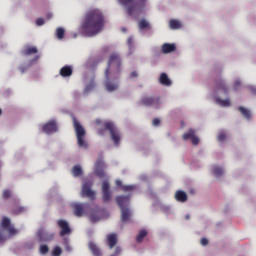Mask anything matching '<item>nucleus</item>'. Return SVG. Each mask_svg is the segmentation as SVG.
Returning a JSON list of instances; mask_svg holds the SVG:
<instances>
[{
	"label": "nucleus",
	"instance_id": "f257e3e1",
	"mask_svg": "<svg viewBox=\"0 0 256 256\" xmlns=\"http://www.w3.org/2000/svg\"><path fill=\"white\" fill-rule=\"evenodd\" d=\"M106 24L103 12L99 9H90L86 12L82 23V32L87 37H95L100 34Z\"/></svg>",
	"mask_w": 256,
	"mask_h": 256
},
{
	"label": "nucleus",
	"instance_id": "f03ea898",
	"mask_svg": "<svg viewBox=\"0 0 256 256\" xmlns=\"http://www.w3.org/2000/svg\"><path fill=\"white\" fill-rule=\"evenodd\" d=\"M122 73V59L119 54L113 53L109 56L108 66L105 71V89L107 92H115L119 85L112 83L119 79Z\"/></svg>",
	"mask_w": 256,
	"mask_h": 256
},
{
	"label": "nucleus",
	"instance_id": "7ed1b4c3",
	"mask_svg": "<svg viewBox=\"0 0 256 256\" xmlns=\"http://www.w3.org/2000/svg\"><path fill=\"white\" fill-rule=\"evenodd\" d=\"M95 124L97 126H102L103 129H98L97 134L99 136H104L106 130L109 131L111 139L115 146H119L121 142V133L119 129L115 126L113 122H103L101 119H96Z\"/></svg>",
	"mask_w": 256,
	"mask_h": 256
},
{
	"label": "nucleus",
	"instance_id": "20e7f679",
	"mask_svg": "<svg viewBox=\"0 0 256 256\" xmlns=\"http://www.w3.org/2000/svg\"><path fill=\"white\" fill-rule=\"evenodd\" d=\"M130 195H119L116 197V203L121 210V220L122 222H128L131 217V211L128 208L130 204Z\"/></svg>",
	"mask_w": 256,
	"mask_h": 256
},
{
	"label": "nucleus",
	"instance_id": "39448f33",
	"mask_svg": "<svg viewBox=\"0 0 256 256\" xmlns=\"http://www.w3.org/2000/svg\"><path fill=\"white\" fill-rule=\"evenodd\" d=\"M73 126H74V130H75V133H76L78 146L80 148L87 149L88 144L84 140V138L86 136L85 128L81 125V123L79 122V120L77 118H73Z\"/></svg>",
	"mask_w": 256,
	"mask_h": 256
},
{
	"label": "nucleus",
	"instance_id": "423d86ee",
	"mask_svg": "<svg viewBox=\"0 0 256 256\" xmlns=\"http://www.w3.org/2000/svg\"><path fill=\"white\" fill-rule=\"evenodd\" d=\"M118 2L124 6L127 7V14L129 16H132L133 13L137 10V8L140 6V4H145L146 0H118Z\"/></svg>",
	"mask_w": 256,
	"mask_h": 256
},
{
	"label": "nucleus",
	"instance_id": "0eeeda50",
	"mask_svg": "<svg viewBox=\"0 0 256 256\" xmlns=\"http://www.w3.org/2000/svg\"><path fill=\"white\" fill-rule=\"evenodd\" d=\"M141 104L146 107H154L158 109L161 105V98L155 96H145L142 97Z\"/></svg>",
	"mask_w": 256,
	"mask_h": 256
},
{
	"label": "nucleus",
	"instance_id": "6e6552de",
	"mask_svg": "<svg viewBox=\"0 0 256 256\" xmlns=\"http://www.w3.org/2000/svg\"><path fill=\"white\" fill-rule=\"evenodd\" d=\"M92 186H93V182L91 181L85 182L82 186L81 197H87L90 200H95L96 194L92 190Z\"/></svg>",
	"mask_w": 256,
	"mask_h": 256
},
{
	"label": "nucleus",
	"instance_id": "1a4fd4ad",
	"mask_svg": "<svg viewBox=\"0 0 256 256\" xmlns=\"http://www.w3.org/2000/svg\"><path fill=\"white\" fill-rule=\"evenodd\" d=\"M72 209L74 211V215L78 218H81L85 215L86 210L89 209L88 203H73Z\"/></svg>",
	"mask_w": 256,
	"mask_h": 256
},
{
	"label": "nucleus",
	"instance_id": "9d476101",
	"mask_svg": "<svg viewBox=\"0 0 256 256\" xmlns=\"http://www.w3.org/2000/svg\"><path fill=\"white\" fill-rule=\"evenodd\" d=\"M57 226L60 228V237H64L66 235H71L72 234V229L68 223V221L64 219H59L57 220Z\"/></svg>",
	"mask_w": 256,
	"mask_h": 256
},
{
	"label": "nucleus",
	"instance_id": "9b49d317",
	"mask_svg": "<svg viewBox=\"0 0 256 256\" xmlns=\"http://www.w3.org/2000/svg\"><path fill=\"white\" fill-rule=\"evenodd\" d=\"M1 228L7 230L10 236L17 235L18 230L11 225V219L4 216L1 221Z\"/></svg>",
	"mask_w": 256,
	"mask_h": 256
},
{
	"label": "nucleus",
	"instance_id": "f8f14e48",
	"mask_svg": "<svg viewBox=\"0 0 256 256\" xmlns=\"http://www.w3.org/2000/svg\"><path fill=\"white\" fill-rule=\"evenodd\" d=\"M42 131L47 135H51L53 133L58 132L57 122L55 120H50L49 122L43 125Z\"/></svg>",
	"mask_w": 256,
	"mask_h": 256
},
{
	"label": "nucleus",
	"instance_id": "ddd939ff",
	"mask_svg": "<svg viewBox=\"0 0 256 256\" xmlns=\"http://www.w3.org/2000/svg\"><path fill=\"white\" fill-rule=\"evenodd\" d=\"M106 169V164L102 159H98L95 163V169L94 173L96 176L99 178H104L106 176L105 170Z\"/></svg>",
	"mask_w": 256,
	"mask_h": 256
},
{
	"label": "nucleus",
	"instance_id": "4468645a",
	"mask_svg": "<svg viewBox=\"0 0 256 256\" xmlns=\"http://www.w3.org/2000/svg\"><path fill=\"white\" fill-rule=\"evenodd\" d=\"M38 238L40 242H51L55 238V233H49L44 228L39 229Z\"/></svg>",
	"mask_w": 256,
	"mask_h": 256
},
{
	"label": "nucleus",
	"instance_id": "2eb2a0df",
	"mask_svg": "<svg viewBox=\"0 0 256 256\" xmlns=\"http://www.w3.org/2000/svg\"><path fill=\"white\" fill-rule=\"evenodd\" d=\"M195 134H196V131L194 129H190L188 132L183 134V140L184 141L191 140L192 144L194 146H197L200 143V139Z\"/></svg>",
	"mask_w": 256,
	"mask_h": 256
},
{
	"label": "nucleus",
	"instance_id": "dca6fc26",
	"mask_svg": "<svg viewBox=\"0 0 256 256\" xmlns=\"http://www.w3.org/2000/svg\"><path fill=\"white\" fill-rule=\"evenodd\" d=\"M38 52H39L38 48L36 46H31V45H25L21 50V54L25 57L37 55Z\"/></svg>",
	"mask_w": 256,
	"mask_h": 256
},
{
	"label": "nucleus",
	"instance_id": "f3484780",
	"mask_svg": "<svg viewBox=\"0 0 256 256\" xmlns=\"http://www.w3.org/2000/svg\"><path fill=\"white\" fill-rule=\"evenodd\" d=\"M88 247L93 256H102L103 255L101 248L95 242L90 241L88 243Z\"/></svg>",
	"mask_w": 256,
	"mask_h": 256
},
{
	"label": "nucleus",
	"instance_id": "a211bd4d",
	"mask_svg": "<svg viewBox=\"0 0 256 256\" xmlns=\"http://www.w3.org/2000/svg\"><path fill=\"white\" fill-rule=\"evenodd\" d=\"M118 243L117 234L111 233L107 235V244L110 250L114 249Z\"/></svg>",
	"mask_w": 256,
	"mask_h": 256
},
{
	"label": "nucleus",
	"instance_id": "6ab92c4d",
	"mask_svg": "<svg viewBox=\"0 0 256 256\" xmlns=\"http://www.w3.org/2000/svg\"><path fill=\"white\" fill-rule=\"evenodd\" d=\"M59 74L63 78L71 77L73 75V68L69 65L63 66L60 69Z\"/></svg>",
	"mask_w": 256,
	"mask_h": 256
},
{
	"label": "nucleus",
	"instance_id": "aec40b11",
	"mask_svg": "<svg viewBox=\"0 0 256 256\" xmlns=\"http://www.w3.org/2000/svg\"><path fill=\"white\" fill-rule=\"evenodd\" d=\"M176 49H177V47H176L175 44L164 43L162 45V53L165 54V55L175 52Z\"/></svg>",
	"mask_w": 256,
	"mask_h": 256
},
{
	"label": "nucleus",
	"instance_id": "412c9836",
	"mask_svg": "<svg viewBox=\"0 0 256 256\" xmlns=\"http://www.w3.org/2000/svg\"><path fill=\"white\" fill-rule=\"evenodd\" d=\"M175 199L177 202L185 203L188 201V194L183 190H178L175 193Z\"/></svg>",
	"mask_w": 256,
	"mask_h": 256
},
{
	"label": "nucleus",
	"instance_id": "4be33fe9",
	"mask_svg": "<svg viewBox=\"0 0 256 256\" xmlns=\"http://www.w3.org/2000/svg\"><path fill=\"white\" fill-rule=\"evenodd\" d=\"M159 82L161 85L170 87L172 85V81L166 73H162L159 77Z\"/></svg>",
	"mask_w": 256,
	"mask_h": 256
},
{
	"label": "nucleus",
	"instance_id": "5701e85b",
	"mask_svg": "<svg viewBox=\"0 0 256 256\" xmlns=\"http://www.w3.org/2000/svg\"><path fill=\"white\" fill-rule=\"evenodd\" d=\"M139 30H151V25L146 19H141L138 23Z\"/></svg>",
	"mask_w": 256,
	"mask_h": 256
},
{
	"label": "nucleus",
	"instance_id": "b1692460",
	"mask_svg": "<svg viewBox=\"0 0 256 256\" xmlns=\"http://www.w3.org/2000/svg\"><path fill=\"white\" fill-rule=\"evenodd\" d=\"M238 110L246 120H251V111L243 106H240Z\"/></svg>",
	"mask_w": 256,
	"mask_h": 256
},
{
	"label": "nucleus",
	"instance_id": "393cba45",
	"mask_svg": "<svg viewBox=\"0 0 256 256\" xmlns=\"http://www.w3.org/2000/svg\"><path fill=\"white\" fill-rule=\"evenodd\" d=\"M169 26H170L171 30H179L182 27L180 21L175 20V19L170 20Z\"/></svg>",
	"mask_w": 256,
	"mask_h": 256
},
{
	"label": "nucleus",
	"instance_id": "a878e982",
	"mask_svg": "<svg viewBox=\"0 0 256 256\" xmlns=\"http://www.w3.org/2000/svg\"><path fill=\"white\" fill-rule=\"evenodd\" d=\"M217 88H218V90L223 91L224 94L229 93V89L227 88V85H225V81H223V80H219L217 82Z\"/></svg>",
	"mask_w": 256,
	"mask_h": 256
},
{
	"label": "nucleus",
	"instance_id": "bb28decb",
	"mask_svg": "<svg viewBox=\"0 0 256 256\" xmlns=\"http://www.w3.org/2000/svg\"><path fill=\"white\" fill-rule=\"evenodd\" d=\"M216 103L221 106V107H229L231 106V100L229 99H221V98H216Z\"/></svg>",
	"mask_w": 256,
	"mask_h": 256
},
{
	"label": "nucleus",
	"instance_id": "cd10ccee",
	"mask_svg": "<svg viewBox=\"0 0 256 256\" xmlns=\"http://www.w3.org/2000/svg\"><path fill=\"white\" fill-rule=\"evenodd\" d=\"M225 172L223 171V168L222 167H219V166H214L213 167V170H212V174L215 176V177H221L223 176Z\"/></svg>",
	"mask_w": 256,
	"mask_h": 256
},
{
	"label": "nucleus",
	"instance_id": "c85d7f7f",
	"mask_svg": "<svg viewBox=\"0 0 256 256\" xmlns=\"http://www.w3.org/2000/svg\"><path fill=\"white\" fill-rule=\"evenodd\" d=\"M72 174H73L74 177L82 176L83 175V170H82L81 166H79V165L74 166L73 169H72Z\"/></svg>",
	"mask_w": 256,
	"mask_h": 256
},
{
	"label": "nucleus",
	"instance_id": "c756f323",
	"mask_svg": "<svg viewBox=\"0 0 256 256\" xmlns=\"http://www.w3.org/2000/svg\"><path fill=\"white\" fill-rule=\"evenodd\" d=\"M56 38L58 40H63L65 38V29L62 27H59L56 29Z\"/></svg>",
	"mask_w": 256,
	"mask_h": 256
},
{
	"label": "nucleus",
	"instance_id": "7c9ffc66",
	"mask_svg": "<svg viewBox=\"0 0 256 256\" xmlns=\"http://www.w3.org/2000/svg\"><path fill=\"white\" fill-rule=\"evenodd\" d=\"M112 194L111 191L102 192V201L108 203L111 201Z\"/></svg>",
	"mask_w": 256,
	"mask_h": 256
},
{
	"label": "nucleus",
	"instance_id": "2f4dec72",
	"mask_svg": "<svg viewBox=\"0 0 256 256\" xmlns=\"http://www.w3.org/2000/svg\"><path fill=\"white\" fill-rule=\"evenodd\" d=\"M146 236H147V231L140 230L139 234L136 236V242L141 243Z\"/></svg>",
	"mask_w": 256,
	"mask_h": 256
},
{
	"label": "nucleus",
	"instance_id": "473e14b6",
	"mask_svg": "<svg viewBox=\"0 0 256 256\" xmlns=\"http://www.w3.org/2000/svg\"><path fill=\"white\" fill-rule=\"evenodd\" d=\"M62 252L63 250L60 246H55L52 250V256H61Z\"/></svg>",
	"mask_w": 256,
	"mask_h": 256
},
{
	"label": "nucleus",
	"instance_id": "72a5a7b5",
	"mask_svg": "<svg viewBox=\"0 0 256 256\" xmlns=\"http://www.w3.org/2000/svg\"><path fill=\"white\" fill-rule=\"evenodd\" d=\"M227 139V134L224 131H220L217 137L218 142L223 143Z\"/></svg>",
	"mask_w": 256,
	"mask_h": 256
},
{
	"label": "nucleus",
	"instance_id": "f704fd0d",
	"mask_svg": "<svg viewBox=\"0 0 256 256\" xmlns=\"http://www.w3.org/2000/svg\"><path fill=\"white\" fill-rule=\"evenodd\" d=\"M136 189L135 185H124L122 186L123 192H133Z\"/></svg>",
	"mask_w": 256,
	"mask_h": 256
},
{
	"label": "nucleus",
	"instance_id": "c9c22d12",
	"mask_svg": "<svg viewBox=\"0 0 256 256\" xmlns=\"http://www.w3.org/2000/svg\"><path fill=\"white\" fill-rule=\"evenodd\" d=\"M39 251L41 254L46 255L49 252V247L46 244H42L39 247Z\"/></svg>",
	"mask_w": 256,
	"mask_h": 256
},
{
	"label": "nucleus",
	"instance_id": "e433bc0d",
	"mask_svg": "<svg viewBox=\"0 0 256 256\" xmlns=\"http://www.w3.org/2000/svg\"><path fill=\"white\" fill-rule=\"evenodd\" d=\"M102 192H110V183L108 181H103Z\"/></svg>",
	"mask_w": 256,
	"mask_h": 256
},
{
	"label": "nucleus",
	"instance_id": "4c0bfd02",
	"mask_svg": "<svg viewBox=\"0 0 256 256\" xmlns=\"http://www.w3.org/2000/svg\"><path fill=\"white\" fill-rule=\"evenodd\" d=\"M11 196H12V191L9 190V189H5V190L3 191V193H2V197H3L4 199H9V198H11Z\"/></svg>",
	"mask_w": 256,
	"mask_h": 256
},
{
	"label": "nucleus",
	"instance_id": "58836bf2",
	"mask_svg": "<svg viewBox=\"0 0 256 256\" xmlns=\"http://www.w3.org/2000/svg\"><path fill=\"white\" fill-rule=\"evenodd\" d=\"M95 88V83L94 82H90L86 87H85V93H89L91 90H93Z\"/></svg>",
	"mask_w": 256,
	"mask_h": 256
},
{
	"label": "nucleus",
	"instance_id": "ea45409f",
	"mask_svg": "<svg viewBox=\"0 0 256 256\" xmlns=\"http://www.w3.org/2000/svg\"><path fill=\"white\" fill-rule=\"evenodd\" d=\"M44 24H45L44 18H37V19H36V25H37L38 27H41V26H43Z\"/></svg>",
	"mask_w": 256,
	"mask_h": 256
},
{
	"label": "nucleus",
	"instance_id": "a19ab883",
	"mask_svg": "<svg viewBox=\"0 0 256 256\" xmlns=\"http://www.w3.org/2000/svg\"><path fill=\"white\" fill-rule=\"evenodd\" d=\"M100 220L99 216L95 215V214H91L90 215V221L92 223L98 222Z\"/></svg>",
	"mask_w": 256,
	"mask_h": 256
},
{
	"label": "nucleus",
	"instance_id": "79ce46f5",
	"mask_svg": "<svg viewBox=\"0 0 256 256\" xmlns=\"http://www.w3.org/2000/svg\"><path fill=\"white\" fill-rule=\"evenodd\" d=\"M239 88H241V81L240 80H236L234 82L233 89H234V91H237Z\"/></svg>",
	"mask_w": 256,
	"mask_h": 256
},
{
	"label": "nucleus",
	"instance_id": "37998d69",
	"mask_svg": "<svg viewBox=\"0 0 256 256\" xmlns=\"http://www.w3.org/2000/svg\"><path fill=\"white\" fill-rule=\"evenodd\" d=\"M121 253H122V248H121L120 246H117V247L115 248L114 253H113L112 255L120 256Z\"/></svg>",
	"mask_w": 256,
	"mask_h": 256
},
{
	"label": "nucleus",
	"instance_id": "c03bdc74",
	"mask_svg": "<svg viewBox=\"0 0 256 256\" xmlns=\"http://www.w3.org/2000/svg\"><path fill=\"white\" fill-rule=\"evenodd\" d=\"M25 212V207L19 206L17 209L14 210V214H21Z\"/></svg>",
	"mask_w": 256,
	"mask_h": 256
},
{
	"label": "nucleus",
	"instance_id": "a18cd8bd",
	"mask_svg": "<svg viewBox=\"0 0 256 256\" xmlns=\"http://www.w3.org/2000/svg\"><path fill=\"white\" fill-rule=\"evenodd\" d=\"M40 59L39 55H36L33 59L29 61V65H33L34 63H37Z\"/></svg>",
	"mask_w": 256,
	"mask_h": 256
},
{
	"label": "nucleus",
	"instance_id": "49530a36",
	"mask_svg": "<svg viewBox=\"0 0 256 256\" xmlns=\"http://www.w3.org/2000/svg\"><path fill=\"white\" fill-rule=\"evenodd\" d=\"M152 124L154 127H157L161 124V120L159 118H154Z\"/></svg>",
	"mask_w": 256,
	"mask_h": 256
},
{
	"label": "nucleus",
	"instance_id": "de8ad7c7",
	"mask_svg": "<svg viewBox=\"0 0 256 256\" xmlns=\"http://www.w3.org/2000/svg\"><path fill=\"white\" fill-rule=\"evenodd\" d=\"M127 45L129 46L130 49L133 48V37H129L127 39Z\"/></svg>",
	"mask_w": 256,
	"mask_h": 256
},
{
	"label": "nucleus",
	"instance_id": "09e8293b",
	"mask_svg": "<svg viewBox=\"0 0 256 256\" xmlns=\"http://www.w3.org/2000/svg\"><path fill=\"white\" fill-rule=\"evenodd\" d=\"M115 184L117 187H120L121 189H123V187H124L122 180H116Z\"/></svg>",
	"mask_w": 256,
	"mask_h": 256
},
{
	"label": "nucleus",
	"instance_id": "8fccbe9b",
	"mask_svg": "<svg viewBox=\"0 0 256 256\" xmlns=\"http://www.w3.org/2000/svg\"><path fill=\"white\" fill-rule=\"evenodd\" d=\"M209 244V240L207 238H202L201 239V245L202 246H207Z\"/></svg>",
	"mask_w": 256,
	"mask_h": 256
},
{
	"label": "nucleus",
	"instance_id": "3c124183",
	"mask_svg": "<svg viewBox=\"0 0 256 256\" xmlns=\"http://www.w3.org/2000/svg\"><path fill=\"white\" fill-rule=\"evenodd\" d=\"M19 71L21 72V74H24L27 71V67L25 66H20L19 67Z\"/></svg>",
	"mask_w": 256,
	"mask_h": 256
},
{
	"label": "nucleus",
	"instance_id": "603ef678",
	"mask_svg": "<svg viewBox=\"0 0 256 256\" xmlns=\"http://www.w3.org/2000/svg\"><path fill=\"white\" fill-rule=\"evenodd\" d=\"M138 77V73H137V71H133V72H131V74H130V78H137Z\"/></svg>",
	"mask_w": 256,
	"mask_h": 256
},
{
	"label": "nucleus",
	"instance_id": "864d4df0",
	"mask_svg": "<svg viewBox=\"0 0 256 256\" xmlns=\"http://www.w3.org/2000/svg\"><path fill=\"white\" fill-rule=\"evenodd\" d=\"M250 92H251L253 95H256V88H255V87H250Z\"/></svg>",
	"mask_w": 256,
	"mask_h": 256
},
{
	"label": "nucleus",
	"instance_id": "5fc2aeb1",
	"mask_svg": "<svg viewBox=\"0 0 256 256\" xmlns=\"http://www.w3.org/2000/svg\"><path fill=\"white\" fill-rule=\"evenodd\" d=\"M5 241V237L2 235V233H0V243Z\"/></svg>",
	"mask_w": 256,
	"mask_h": 256
},
{
	"label": "nucleus",
	"instance_id": "6e6d98bb",
	"mask_svg": "<svg viewBox=\"0 0 256 256\" xmlns=\"http://www.w3.org/2000/svg\"><path fill=\"white\" fill-rule=\"evenodd\" d=\"M52 18V14H47V19L50 20Z\"/></svg>",
	"mask_w": 256,
	"mask_h": 256
},
{
	"label": "nucleus",
	"instance_id": "4d7b16f0",
	"mask_svg": "<svg viewBox=\"0 0 256 256\" xmlns=\"http://www.w3.org/2000/svg\"><path fill=\"white\" fill-rule=\"evenodd\" d=\"M122 32H123V33H126V32H127V29H126V28H122Z\"/></svg>",
	"mask_w": 256,
	"mask_h": 256
},
{
	"label": "nucleus",
	"instance_id": "13d9d810",
	"mask_svg": "<svg viewBox=\"0 0 256 256\" xmlns=\"http://www.w3.org/2000/svg\"><path fill=\"white\" fill-rule=\"evenodd\" d=\"M2 113H3V111H2V109H0V116L2 115Z\"/></svg>",
	"mask_w": 256,
	"mask_h": 256
},
{
	"label": "nucleus",
	"instance_id": "bf43d9fd",
	"mask_svg": "<svg viewBox=\"0 0 256 256\" xmlns=\"http://www.w3.org/2000/svg\"><path fill=\"white\" fill-rule=\"evenodd\" d=\"M110 256H116V254H111Z\"/></svg>",
	"mask_w": 256,
	"mask_h": 256
}]
</instances>
